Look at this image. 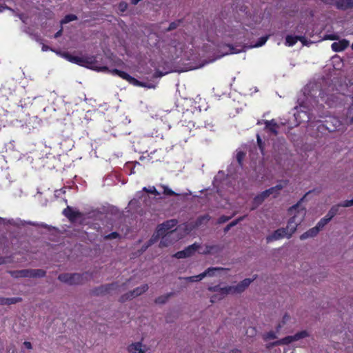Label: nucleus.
Returning a JSON list of instances; mask_svg holds the SVG:
<instances>
[{
	"label": "nucleus",
	"mask_w": 353,
	"mask_h": 353,
	"mask_svg": "<svg viewBox=\"0 0 353 353\" xmlns=\"http://www.w3.org/2000/svg\"><path fill=\"white\" fill-rule=\"evenodd\" d=\"M176 225V221L172 219L165 221V223L159 225L157 230V235L161 236L163 234H170L171 232L174 233V236H177V235L183 234V236L187 233V225H183L178 227L176 230L173 228Z\"/></svg>",
	"instance_id": "20e7f679"
},
{
	"label": "nucleus",
	"mask_w": 353,
	"mask_h": 353,
	"mask_svg": "<svg viewBox=\"0 0 353 353\" xmlns=\"http://www.w3.org/2000/svg\"><path fill=\"white\" fill-rule=\"evenodd\" d=\"M315 108L320 109L317 105V101L310 97H307L306 101H303L300 105L299 111L294 113L296 120L299 123L309 121L310 117L306 110L310 111V114H313V109Z\"/></svg>",
	"instance_id": "7ed1b4c3"
},
{
	"label": "nucleus",
	"mask_w": 353,
	"mask_h": 353,
	"mask_svg": "<svg viewBox=\"0 0 353 353\" xmlns=\"http://www.w3.org/2000/svg\"><path fill=\"white\" fill-rule=\"evenodd\" d=\"M238 221H234V222H232L228 226V229L230 228V227H232V226H234L235 225L236 223H237Z\"/></svg>",
	"instance_id": "603ef678"
},
{
	"label": "nucleus",
	"mask_w": 353,
	"mask_h": 353,
	"mask_svg": "<svg viewBox=\"0 0 353 353\" xmlns=\"http://www.w3.org/2000/svg\"><path fill=\"white\" fill-rule=\"evenodd\" d=\"M350 44L349 41L346 39H342L337 42H334L331 48L334 52H341L348 47Z\"/></svg>",
	"instance_id": "f3484780"
},
{
	"label": "nucleus",
	"mask_w": 353,
	"mask_h": 353,
	"mask_svg": "<svg viewBox=\"0 0 353 353\" xmlns=\"http://www.w3.org/2000/svg\"><path fill=\"white\" fill-rule=\"evenodd\" d=\"M289 214L291 217L288 221L287 229L291 232H294L297 226L304 220L306 209L301 204V202H299L289 209Z\"/></svg>",
	"instance_id": "f03ea898"
},
{
	"label": "nucleus",
	"mask_w": 353,
	"mask_h": 353,
	"mask_svg": "<svg viewBox=\"0 0 353 353\" xmlns=\"http://www.w3.org/2000/svg\"><path fill=\"white\" fill-rule=\"evenodd\" d=\"M63 214L68 216L70 219H73L76 216L75 212L72 211V209L70 208H65L63 212Z\"/></svg>",
	"instance_id": "cd10ccee"
},
{
	"label": "nucleus",
	"mask_w": 353,
	"mask_h": 353,
	"mask_svg": "<svg viewBox=\"0 0 353 353\" xmlns=\"http://www.w3.org/2000/svg\"><path fill=\"white\" fill-rule=\"evenodd\" d=\"M352 48L353 49V43H352Z\"/></svg>",
	"instance_id": "052dcab7"
},
{
	"label": "nucleus",
	"mask_w": 353,
	"mask_h": 353,
	"mask_svg": "<svg viewBox=\"0 0 353 353\" xmlns=\"http://www.w3.org/2000/svg\"><path fill=\"white\" fill-rule=\"evenodd\" d=\"M294 232L288 230L286 228H280L274 231L272 234L267 236L266 240L268 242L276 241L284 237L290 238Z\"/></svg>",
	"instance_id": "f8f14e48"
},
{
	"label": "nucleus",
	"mask_w": 353,
	"mask_h": 353,
	"mask_svg": "<svg viewBox=\"0 0 353 353\" xmlns=\"http://www.w3.org/2000/svg\"><path fill=\"white\" fill-rule=\"evenodd\" d=\"M57 54L61 55L68 59L69 61L74 63H77L80 65L86 67L88 68L96 70L97 72H109L113 75H117L121 78L128 81L130 83L141 87H145L148 88H154L155 86L152 84H145L140 82L134 77L130 76L125 72L120 71L119 70H109L106 66L101 65L99 61L94 57H79L71 56L67 53H61L54 51Z\"/></svg>",
	"instance_id": "f257e3e1"
},
{
	"label": "nucleus",
	"mask_w": 353,
	"mask_h": 353,
	"mask_svg": "<svg viewBox=\"0 0 353 353\" xmlns=\"http://www.w3.org/2000/svg\"><path fill=\"white\" fill-rule=\"evenodd\" d=\"M249 330H250V332L251 335H253V334L255 333V330H254V328H253V327H250V328L247 331V334H248Z\"/></svg>",
	"instance_id": "de8ad7c7"
},
{
	"label": "nucleus",
	"mask_w": 353,
	"mask_h": 353,
	"mask_svg": "<svg viewBox=\"0 0 353 353\" xmlns=\"http://www.w3.org/2000/svg\"><path fill=\"white\" fill-rule=\"evenodd\" d=\"M339 207H341L340 204L332 206L327 212L330 216L334 217L338 213Z\"/></svg>",
	"instance_id": "bb28decb"
},
{
	"label": "nucleus",
	"mask_w": 353,
	"mask_h": 353,
	"mask_svg": "<svg viewBox=\"0 0 353 353\" xmlns=\"http://www.w3.org/2000/svg\"><path fill=\"white\" fill-rule=\"evenodd\" d=\"M6 8H7V7H6V6L0 7V12H2Z\"/></svg>",
	"instance_id": "6e6d98bb"
},
{
	"label": "nucleus",
	"mask_w": 353,
	"mask_h": 353,
	"mask_svg": "<svg viewBox=\"0 0 353 353\" xmlns=\"http://www.w3.org/2000/svg\"><path fill=\"white\" fill-rule=\"evenodd\" d=\"M325 219L327 221V222H330V220L333 218L332 216H330L329 214L327 213L326 216L324 217Z\"/></svg>",
	"instance_id": "49530a36"
},
{
	"label": "nucleus",
	"mask_w": 353,
	"mask_h": 353,
	"mask_svg": "<svg viewBox=\"0 0 353 353\" xmlns=\"http://www.w3.org/2000/svg\"><path fill=\"white\" fill-rule=\"evenodd\" d=\"M319 231L320 230L317 228L316 226L307 230V232H309V235H310L311 237L316 236L319 232Z\"/></svg>",
	"instance_id": "2f4dec72"
},
{
	"label": "nucleus",
	"mask_w": 353,
	"mask_h": 353,
	"mask_svg": "<svg viewBox=\"0 0 353 353\" xmlns=\"http://www.w3.org/2000/svg\"><path fill=\"white\" fill-rule=\"evenodd\" d=\"M257 142H258L260 148H261V139L259 135H257Z\"/></svg>",
	"instance_id": "8fccbe9b"
},
{
	"label": "nucleus",
	"mask_w": 353,
	"mask_h": 353,
	"mask_svg": "<svg viewBox=\"0 0 353 353\" xmlns=\"http://www.w3.org/2000/svg\"><path fill=\"white\" fill-rule=\"evenodd\" d=\"M308 333L307 331L303 330L299 332H297L293 336H288L283 339H281L280 340L276 341L274 342L272 345V346H277V345H288L290 343H292L294 341H297L301 339L305 338L308 336Z\"/></svg>",
	"instance_id": "9d476101"
},
{
	"label": "nucleus",
	"mask_w": 353,
	"mask_h": 353,
	"mask_svg": "<svg viewBox=\"0 0 353 353\" xmlns=\"http://www.w3.org/2000/svg\"><path fill=\"white\" fill-rule=\"evenodd\" d=\"M208 290L215 292L210 298L212 303H215L224 299L228 294H234V290L232 285L213 286L209 287Z\"/></svg>",
	"instance_id": "39448f33"
},
{
	"label": "nucleus",
	"mask_w": 353,
	"mask_h": 353,
	"mask_svg": "<svg viewBox=\"0 0 353 353\" xmlns=\"http://www.w3.org/2000/svg\"><path fill=\"white\" fill-rule=\"evenodd\" d=\"M264 341H268L271 339H274L277 338V335L274 332H269L266 334H265L263 336Z\"/></svg>",
	"instance_id": "a878e982"
},
{
	"label": "nucleus",
	"mask_w": 353,
	"mask_h": 353,
	"mask_svg": "<svg viewBox=\"0 0 353 353\" xmlns=\"http://www.w3.org/2000/svg\"><path fill=\"white\" fill-rule=\"evenodd\" d=\"M266 193H268V194L273 198H275L279 195L278 192L275 190L274 187L266 190Z\"/></svg>",
	"instance_id": "473e14b6"
},
{
	"label": "nucleus",
	"mask_w": 353,
	"mask_h": 353,
	"mask_svg": "<svg viewBox=\"0 0 353 353\" xmlns=\"http://www.w3.org/2000/svg\"><path fill=\"white\" fill-rule=\"evenodd\" d=\"M255 279H245L241 281L239 283L236 285H232L234 290L235 294H239L245 290V289L251 284V283Z\"/></svg>",
	"instance_id": "dca6fc26"
},
{
	"label": "nucleus",
	"mask_w": 353,
	"mask_h": 353,
	"mask_svg": "<svg viewBox=\"0 0 353 353\" xmlns=\"http://www.w3.org/2000/svg\"><path fill=\"white\" fill-rule=\"evenodd\" d=\"M128 353H145L148 347L140 341L133 342L126 347Z\"/></svg>",
	"instance_id": "4468645a"
},
{
	"label": "nucleus",
	"mask_w": 353,
	"mask_h": 353,
	"mask_svg": "<svg viewBox=\"0 0 353 353\" xmlns=\"http://www.w3.org/2000/svg\"><path fill=\"white\" fill-rule=\"evenodd\" d=\"M268 193H266V190L262 192L254 198V202L256 204H261L265 199L270 197Z\"/></svg>",
	"instance_id": "412c9836"
},
{
	"label": "nucleus",
	"mask_w": 353,
	"mask_h": 353,
	"mask_svg": "<svg viewBox=\"0 0 353 353\" xmlns=\"http://www.w3.org/2000/svg\"><path fill=\"white\" fill-rule=\"evenodd\" d=\"M23 346L27 348L28 350H31L32 349V344L30 342H28V341H25L23 343Z\"/></svg>",
	"instance_id": "79ce46f5"
},
{
	"label": "nucleus",
	"mask_w": 353,
	"mask_h": 353,
	"mask_svg": "<svg viewBox=\"0 0 353 353\" xmlns=\"http://www.w3.org/2000/svg\"><path fill=\"white\" fill-rule=\"evenodd\" d=\"M117 236V234L116 233H112V234L110 235V237H111V238H115Z\"/></svg>",
	"instance_id": "864d4df0"
},
{
	"label": "nucleus",
	"mask_w": 353,
	"mask_h": 353,
	"mask_svg": "<svg viewBox=\"0 0 353 353\" xmlns=\"http://www.w3.org/2000/svg\"><path fill=\"white\" fill-rule=\"evenodd\" d=\"M164 193L166 194H168V195H174V192L172 190L169 189L168 188H164Z\"/></svg>",
	"instance_id": "a19ab883"
},
{
	"label": "nucleus",
	"mask_w": 353,
	"mask_h": 353,
	"mask_svg": "<svg viewBox=\"0 0 353 353\" xmlns=\"http://www.w3.org/2000/svg\"><path fill=\"white\" fill-rule=\"evenodd\" d=\"M148 290V285L147 284H143L141 286L137 287L134 290L130 291L121 297V301L124 302L128 300L134 299L142 294L145 293Z\"/></svg>",
	"instance_id": "9b49d317"
},
{
	"label": "nucleus",
	"mask_w": 353,
	"mask_h": 353,
	"mask_svg": "<svg viewBox=\"0 0 353 353\" xmlns=\"http://www.w3.org/2000/svg\"><path fill=\"white\" fill-rule=\"evenodd\" d=\"M14 278H40L45 276L46 272L42 270H21L10 272Z\"/></svg>",
	"instance_id": "423d86ee"
},
{
	"label": "nucleus",
	"mask_w": 353,
	"mask_h": 353,
	"mask_svg": "<svg viewBox=\"0 0 353 353\" xmlns=\"http://www.w3.org/2000/svg\"><path fill=\"white\" fill-rule=\"evenodd\" d=\"M77 19V17L74 14L66 15L61 21L62 24L68 23L70 21H75Z\"/></svg>",
	"instance_id": "b1692460"
},
{
	"label": "nucleus",
	"mask_w": 353,
	"mask_h": 353,
	"mask_svg": "<svg viewBox=\"0 0 353 353\" xmlns=\"http://www.w3.org/2000/svg\"><path fill=\"white\" fill-rule=\"evenodd\" d=\"M288 181L286 180L279 181L275 186H274L275 190L279 194L281 191L287 187Z\"/></svg>",
	"instance_id": "4be33fe9"
},
{
	"label": "nucleus",
	"mask_w": 353,
	"mask_h": 353,
	"mask_svg": "<svg viewBox=\"0 0 353 353\" xmlns=\"http://www.w3.org/2000/svg\"><path fill=\"white\" fill-rule=\"evenodd\" d=\"M291 320V316L289 314L285 313L282 316L281 319L279 322L276 330L279 331L280 329H281L285 324L289 323Z\"/></svg>",
	"instance_id": "aec40b11"
},
{
	"label": "nucleus",
	"mask_w": 353,
	"mask_h": 353,
	"mask_svg": "<svg viewBox=\"0 0 353 353\" xmlns=\"http://www.w3.org/2000/svg\"><path fill=\"white\" fill-rule=\"evenodd\" d=\"M227 48H228V51H226L225 52H223L221 55H219L216 59L221 58L225 55L229 54H236L240 52V50H236L234 48L230 46H228Z\"/></svg>",
	"instance_id": "393cba45"
},
{
	"label": "nucleus",
	"mask_w": 353,
	"mask_h": 353,
	"mask_svg": "<svg viewBox=\"0 0 353 353\" xmlns=\"http://www.w3.org/2000/svg\"><path fill=\"white\" fill-rule=\"evenodd\" d=\"M339 39V37L335 34H328L325 36V39H329V40H337Z\"/></svg>",
	"instance_id": "4c0bfd02"
},
{
	"label": "nucleus",
	"mask_w": 353,
	"mask_h": 353,
	"mask_svg": "<svg viewBox=\"0 0 353 353\" xmlns=\"http://www.w3.org/2000/svg\"><path fill=\"white\" fill-rule=\"evenodd\" d=\"M223 270V268H210L207 269L205 272L201 274H199L196 276H188L182 278L186 282H198L203 279L206 276H213L219 274Z\"/></svg>",
	"instance_id": "0eeeda50"
},
{
	"label": "nucleus",
	"mask_w": 353,
	"mask_h": 353,
	"mask_svg": "<svg viewBox=\"0 0 353 353\" xmlns=\"http://www.w3.org/2000/svg\"><path fill=\"white\" fill-rule=\"evenodd\" d=\"M19 300V299H17V298L8 299L6 300V303H8V304H12V303H17Z\"/></svg>",
	"instance_id": "ea45409f"
},
{
	"label": "nucleus",
	"mask_w": 353,
	"mask_h": 353,
	"mask_svg": "<svg viewBox=\"0 0 353 353\" xmlns=\"http://www.w3.org/2000/svg\"><path fill=\"white\" fill-rule=\"evenodd\" d=\"M340 205L343 208H349L353 206V198L350 200H345L340 203Z\"/></svg>",
	"instance_id": "7c9ffc66"
},
{
	"label": "nucleus",
	"mask_w": 353,
	"mask_h": 353,
	"mask_svg": "<svg viewBox=\"0 0 353 353\" xmlns=\"http://www.w3.org/2000/svg\"><path fill=\"white\" fill-rule=\"evenodd\" d=\"M267 40H268V37H261L259 39V42L257 43L254 44V46H251V48H257V47L262 46L263 45H264L265 43Z\"/></svg>",
	"instance_id": "c85d7f7f"
},
{
	"label": "nucleus",
	"mask_w": 353,
	"mask_h": 353,
	"mask_svg": "<svg viewBox=\"0 0 353 353\" xmlns=\"http://www.w3.org/2000/svg\"><path fill=\"white\" fill-rule=\"evenodd\" d=\"M227 36L231 37H236V34L235 33H234V34H227Z\"/></svg>",
	"instance_id": "5fc2aeb1"
},
{
	"label": "nucleus",
	"mask_w": 353,
	"mask_h": 353,
	"mask_svg": "<svg viewBox=\"0 0 353 353\" xmlns=\"http://www.w3.org/2000/svg\"><path fill=\"white\" fill-rule=\"evenodd\" d=\"M42 51L45 52V51H47L48 50H52L51 48H50V47H48V46L45 45V44H43L42 45V48H41Z\"/></svg>",
	"instance_id": "c03bdc74"
},
{
	"label": "nucleus",
	"mask_w": 353,
	"mask_h": 353,
	"mask_svg": "<svg viewBox=\"0 0 353 353\" xmlns=\"http://www.w3.org/2000/svg\"><path fill=\"white\" fill-rule=\"evenodd\" d=\"M299 37L288 35L285 38V45L288 46H294L298 41Z\"/></svg>",
	"instance_id": "5701e85b"
},
{
	"label": "nucleus",
	"mask_w": 353,
	"mask_h": 353,
	"mask_svg": "<svg viewBox=\"0 0 353 353\" xmlns=\"http://www.w3.org/2000/svg\"><path fill=\"white\" fill-rule=\"evenodd\" d=\"M167 299L168 296H160L155 300V302L157 303H164L167 301Z\"/></svg>",
	"instance_id": "e433bc0d"
},
{
	"label": "nucleus",
	"mask_w": 353,
	"mask_h": 353,
	"mask_svg": "<svg viewBox=\"0 0 353 353\" xmlns=\"http://www.w3.org/2000/svg\"><path fill=\"white\" fill-rule=\"evenodd\" d=\"M265 128L274 134H277L278 129L279 128V125L275 122L274 120L266 121H265Z\"/></svg>",
	"instance_id": "6ab92c4d"
},
{
	"label": "nucleus",
	"mask_w": 353,
	"mask_h": 353,
	"mask_svg": "<svg viewBox=\"0 0 353 353\" xmlns=\"http://www.w3.org/2000/svg\"><path fill=\"white\" fill-rule=\"evenodd\" d=\"M128 8V4L125 2H121L118 5V9L119 12H125Z\"/></svg>",
	"instance_id": "72a5a7b5"
},
{
	"label": "nucleus",
	"mask_w": 353,
	"mask_h": 353,
	"mask_svg": "<svg viewBox=\"0 0 353 353\" xmlns=\"http://www.w3.org/2000/svg\"><path fill=\"white\" fill-rule=\"evenodd\" d=\"M307 238H311L310 235H309V232L307 231L305 232H304L303 234H302L301 236H300V239L301 240H305Z\"/></svg>",
	"instance_id": "58836bf2"
},
{
	"label": "nucleus",
	"mask_w": 353,
	"mask_h": 353,
	"mask_svg": "<svg viewBox=\"0 0 353 353\" xmlns=\"http://www.w3.org/2000/svg\"><path fill=\"white\" fill-rule=\"evenodd\" d=\"M228 353H242L241 350L237 348L232 349L228 352Z\"/></svg>",
	"instance_id": "37998d69"
},
{
	"label": "nucleus",
	"mask_w": 353,
	"mask_h": 353,
	"mask_svg": "<svg viewBox=\"0 0 353 353\" xmlns=\"http://www.w3.org/2000/svg\"><path fill=\"white\" fill-rule=\"evenodd\" d=\"M173 28H174V24H171L170 28H169V30H172Z\"/></svg>",
	"instance_id": "4d7b16f0"
},
{
	"label": "nucleus",
	"mask_w": 353,
	"mask_h": 353,
	"mask_svg": "<svg viewBox=\"0 0 353 353\" xmlns=\"http://www.w3.org/2000/svg\"><path fill=\"white\" fill-rule=\"evenodd\" d=\"M207 252H208L203 251V252H202L201 253H203V254H205V253H207Z\"/></svg>",
	"instance_id": "bf43d9fd"
},
{
	"label": "nucleus",
	"mask_w": 353,
	"mask_h": 353,
	"mask_svg": "<svg viewBox=\"0 0 353 353\" xmlns=\"http://www.w3.org/2000/svg\"><path fill=\"white\" fill-rule=\"evenodd\" d=\"M327 223L328 222H327L325 218H322L321 219L319 220L316 226L319 230H321L324 228V226L326 225Z\"/></svg>",
	"instance_id": "c756f323"
},
{
	"label": "nucleus",
	"mask_w": 353,
	"mask_h": 353,
	"mask_svg": "<svg viewBox=\"0 0 353 353\" xmlns=\"http://www.w3.org/2000/svg\"><path fill=\"white\" fill-rule=\"evenodd\" d=\"M245 154L243 152H239L236 154V159L239 163H241V161H243L244 158Z\"/></svg>",
	"instance_id": "c9c22d12"
},
{
	"label": "nucleus",
	"mask_w": 353,
	"mask_h": 353,
	"mask_svg": "<svg viewBox=\"0 0 353 353\" xmlns=\"http://www.w3.org/2000/svg\"><path fill=\"white\" fill-rule=\"evenodd\" d=\"M183 236V234L177 235V236H174V233L171 232L170 234H163L161 236H157V232L153 235L152 239H150V243H153L157 241V239L161 237V240L160 241V247H167L170 244H171L173 241H176L181 239Z\"/></svg>",
	"instance_id": "1a4fd4ad"
},
{
	"label": "nucleus",
	"mask_w": 353,
	"mask_h": 353,
	"mask_svg": "<svg viewBox=\"0 0 353 353\" xmlns=\"http://www.w3.org/2000/svg\"><path fill=\"white\" fill-rule=\"evenodd\" d=\"M333 3L338 9L343 10L353 7V0H334Z\"/></svg>",
	"instance_id": "a211bd4d"
},
{
	"label": "nucleus",
	"mask_w": 353,
	"mask_h": 353,
	"mask_svg": "<svg viewBox=\"0 0 353 353\" xmlns=\"http://www.w3.org/2000/svg\"><path fill=\"white\" fill-rule=\"evenodd\" d=\"M353 123V117L351 118L350 121V123Z\"/></svg>",
	"instance_id": "13d9d810"
},
{
	"label": "nucleus",
	"mask_w": 353,
	"mask_h": 353,
	"mask_svg": "<svg viewBox=\"0 0 353 353\" xmlns=\"http://www.w3.org/2000/svg\"><path fill=\"white\" fill-rule=\"evenodd\" d=\"M228 220V217L222 216L219 219V223H224Z\"/></svg>",
	"instance_id": "a18cd8bd"
},
{
	"label": "nucleus",
	"mask_w": 353,
	"mask_h": 353,
	"mask_svg": "<svg viewBox=\"0 0 353 353\" xmlns=\"http://www.w3.org/2000/svg\"><path fill=\"white\" fill-rule=\"evenodd\" d=\"M143 190L147 192L152 193L154 194H158V192L154 186L149 187L148 188H144Z\"/></svg>",
	"instance_id": "f704fd0d"
},
{
	"label": "nucleus",
	"mask_w": 353,
	"mask_h": 353,
	"mask_svg": "<svg viewBox=\"0 0 353 353\" xmlns=\"http://www.w3.org/2000/svg\"><path fill=\"white\" fill-rule=\"evenodd\" d=\"M199 248V245L194 243L193 245H190L189 247L185 248L184 250L176 252L174 254V256L177 259H183L190 256L195 253V252L198 250Z\"/></svg>",
	"instance_id": "2eb2a0df"
},
{
	"label": "nucleus",
	"mask_w": 353,
	"mask_h": 353,
	"mask_svg": "<svg viewBox=\"0 0 353 353\" xmlns=\"http://www.w3.org/2000/svg\"><path fill=\"white\" fill-rule=\"evenodd\" d=\"M323 2L327 4H333L334 0H322Z\"/></svg>",
	"instance_id": "09e8293b"
},
{
	"label": "nucleus",
	"mask_w": 353,
	"mask_h": 353,
	"mask_svg": "<svg viewBox=\"0 0 353 353\" xmlns=\"http://www.w3.org/2000/svg\"><path fill=\"white\" fill-rule=\"evenodd\" d=\"M58 279L70 285H79L83 283L82 276L77 273H63L59 275Z\"/></svg>",
	"instance_id": "6e6552de"
},
{
	"label": "nucleus",
	"mask_w": 353,
	"mask_h": 353,
	"mask_svg": "<svg viewBox=\"0 0 353 353\" xmlns=\"http://www.w3.org/2000/svg\"><path fill=\"white\" fill-rule=\"evenodd\" d=\"M325 127L330 132L340 130L343 128V124L337 117H330L326 121Z\"/></svg>",
	"instance_id": "ddd939ff"
},
{
	"label": "nucleus",
	"mask_w": 353,
	"mask_h": 353,
	"mask_svg": "<svg viewBox=\"0 0 353 353\" xmlns=\"http://www.w3.org/2000/svg\"><path fill=\"white\" fill-rule=\"evenodd\" d=\"M61 32H62V30H60L59 31H58L55 35H54V37L57 38L58 37H59L61 34Z\"/></svg>",
	"instance_id": "3c124183"
}]
</instances>
